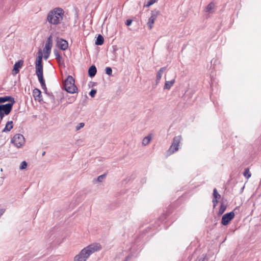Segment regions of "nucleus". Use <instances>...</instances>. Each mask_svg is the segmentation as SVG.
<instances>
[{
    "label": "nucleus",
    "mask_w": 261,
    "mask_h": 261,
    "mask_svg": "<svg viewBox=\"0 0 261 261\" xmlns=\"http://www.w3.org/2000/svg\"><path fill=\"white\" fill-rule=\"evenodd\" d=\"M33 94L36 100L37 99L39 101L42 100L41 92L39 89L35 88L33 91Z\"/></svg>",
    "instance_id": "nucleus-15"
},
{
    "label": "nucleus",
    "mask_w": 261,
    "mask_h": 261,
    "mask_svg": "<svg viewBox=\"0 0 261 261\" xmlns=\"http://www.w3.org/2000/svg\"><path fill=\"white\" fill-rule=\"evenodd\" d=\"M166 69V67H164L161 68L160 69V70L158 71V72L157 73V75H156V84H158L160 82V81L162 77V74L165 71Z\"/></svg>",
    "instance_id": "nucleus-18"
},
{
    "label": "nucleus",
    "mask_w": 261,
    "mask_h": 261,
    "mask_svg": "<svg viewBox=\"0 0 261 261\" xmlns=\"http://www.w3.org/2000/svg\"><path fill=\"white\" fill-rule=\"evenodd\" d=\"M226 209V205H224L223 203H221V204L220 206L219 210L218 215L219 216L222 215L224 213V212L225 211Z\"/></svg>",
    "instance_id": "nucleus-23"
},
{
    "label": "nucleus",
    "mask_w": 261,
    "mask_h": 261,
    "mask_svg": "<svg viewBox=\"0 0 261 261\" xmlns=\"http://www.w3.org/2000/svg\"><path fill=\"white\" fill-rule=\"evenodd\" d=\"M85 125V123L83 122L77 124V125L76 126V130H79L81 128H83Z\"/></svg>",
    "instance_id": "nucleus-30"
},
{
    "label": "nucleus",
    "mask_w": 261,
    "mask_h": 261,
    "mask_svg": "<svg viewBox=\"0 0 261 261\" xmlns=\"http://www.w3.org/2000/svg\"><path fill=\"white\" fill-rule=\"evenodd\" d=\"M101 246L99 244H92L83 249L74 258V261H86L91 254L100 250Z\"/></svg>",
    "instance_id": "nucleus-1"
},
{
    "label": "nucleus",
    "mask_w": 261,
    "mask_h": 261,
    "mask_svg": "<svg viewBox=\"0 0 261 261\" xmlns=\"http://www.w3.org/2000/svg\"><path fill=\"white\" fill-rule=\"evenodd\" d=\"M13 127V121H9L7 122L5 127L2 130V132H8L10 131Z\"/></svg>",
    "instance_id": "nucleus-17"
},
{
    "label": "nucleus",
    "mask_w": 261,
    "mask_h": 261,
    "mask_svg": "<svg viewBox=\"0 0 261 261\" xmlns=\"http://www.w3.org/2000/svg\"><path fill=\"white\" fill-rule=\"evenodd\" d=\"M23 65V61L20 60L15 63L13 66V72L14 74H17L19 72V69L21 68Z\"/></svg>",
    "instance_id": "nucleus-13"
},
{
    "label": "nucleus",
    "mask_w": 261,
    "mask_h": 261,
    "mask_svg": "<svg viewBox=\"0 0 261 261\" xmlns=\"http://www.w3.org/2000/svg\"><path fill=\"white\" fill-rule=\"evenodd\" d=\"M42 58L43 54L42 51L39 50L35 62L36 74L38 76V81L41 84L42 89L46 91H47V88L43 78Z\"/></svg>",
    "instance_id": "nucleus-2"
},
{
    "label": "nucleus",
    "mask_w": 261,
    "mask_h": 261,
    "mask_svg": "<svg viewBox=\"0 0 261 261\" xmlns=\"http://www.w3.org/2000/svg\"><path fill=\"white\" fill-rule=\"evenodd\" d=\"M235 214L233 211L224 214L222 218L221 224L223 225H227L233 219Z\"/></svg>",
    "instance_id": "nucleus-9"
},
{
    "label": "nucleus",
    "mask_w": 261,
    "mask_h": 261,
    "mask_svg": "<svg viewBox=\"0 0 261 261\" xmlns=\"http://www.w3.org/2000/svg\"><path fill=\"white\" fill-rule=\"evenodd\" d=\"M64 15L63 10L59 8H56L50 11L47 16V21L51 24L58 25L60 24Z\"/></svg>",
    "instance_id": "nucleus-3"
},
{
    "label": "nucleus",
    "mask_w": 261,
    "mask_h": 261,
    "mask_svg": "<svg viewBox=\"0 0 261 261\" xmlns=\"http://www.w3.org/2000/svg\"><path fill=\"white\" fill-rule=\"evenodd\" d=\"M213 198L214 199H220L221 195L218 193L217 190L215 188L213 190Z\"/></svg>",
    "instance_id": "nucleus-25"
},
{
    "label": "nucleus",
    "mask_w": 261,
    "mask_h": 261,
    "mask_svg": "<svg viewBox=\"0 0 261 261\" xmlns=\"http://www.w3.org/2000/svg\"><path fill=\"white\" fill-rule=\"evenodd\" d=\"M215 4L213 2L210 3L206 7V12L212 13L213 12V9H215Z\"/></svg>",
    "instance_id": "nucleus-21"
},
{
    "label": "nucleus",
    "mask_w": 261,
    "mask_h": 261,
    "mask_svg": "<svg viewBox=\"0 0 261 261\" xmlns=\"http://www.w3.org/2000/svg\"><path fill=\"white\" fill-rule=\"evenodd\" d=\"M206 255L203 254L200 256L197 257V258L194 261H205Z\"/></svg>",
    "instance_id": "nucleus-27"
},
{
    "label": "nucleus",
    "mask_w": 261,
    "mask_h": 261,
    "mask_svg": "<svg viewBox=\"0 0 261 261\" xmlns=\"http://www.w3.org/2000/svg\"><path fill=\"white\" fill-rule=\"evenodd\" d=\"M243 175L247 179L251 177V174L250 172L249 169L248 168H247L245 169L243 172Z\"/></svg>",
    "instance_id": "nucleus-24"
},
{
    "label": "nucleus",
    "mask_w": 261,
    "mask_h": 261,
    "mask_svg": "<svg viewBox=\"0 0 261 261\" xmlns=\"http://www.w3.org/2000/svg\"><path fill=\"white\" fill-rule=\"evenodd\" d=\"M45 151H44V152L42 153V156H44V155H45Z\"/></svg>",
    "instance_id": "nucleus-40"
},
{
    "label": "nucleus",
    "mask_w": 261,
    "mask_h": 261,
    "mask_svg": "<svg viewBox=\"0 0 261 261\" xmlns=\"http://www.w3.org/2000/svg\"><path fill=\"white\" fill-rule=\"evenodd\" d=\"M13 106L12 103L0 105V113H3L6 114V115L9 114L12 111Z\"/></svg>",
    "instance_id": "nucleus-10"
},
{
    "label": "nucleus",
    "mask_w": 261,
    "mask_h": 261,
    "mask_svg": "<svg viewBox=\"0 0 261 261\" xmlns=\"http://www.w3.org/2000/svg\"><path fill=\"white\" fill-rule=\"evenodd\" d=\"M54 54L55 56L56 59L59 65L64 67H65L64 60L60 55L58 50L57 49H54Z\"/></svg>",
    "instance_id": "nucleus-11"
},
{
    "label": "nucleus",
    "mask_w": 261,
    "mask_h": 261,
    "mask_svg": "<svg viewBox=\"0 0 261 261\" xmlns=\"http://www.w3.org/2000/svg\"><path fill=\"white\" fill-rule=\"evenodd\" d=\"M151 139V135H149L145 137V138H144V139L142 140V144L144 146H146V145H148L150 143Z\"/></svg>",
    "instance_id": "nucleus-22"
},
{
    "label": "nucleus",
    "mask_w": 261,
    "mask_h": 261,
    "mask_svg": "<svg viewBox=\"0 0 261 261\" xmlns=\"http://www.w3.org/2000/svg\"><path fill=\"white\" fill-rule=\"evenodd\" d=\"M5 209L2 208L0 209V217L5 213Z\"/></svg>",
    "instance_id": "nucleus-36"
},
{
    "label": "nucleus",
    "mask_w": 261,
    "mask_h": 261,
    "mask_svg": "<svg viewBox=\"0 0 261 261\" xmlns=\"http://www.w3.org/2000/svg\"><path fill=\"white\" fill-rule=\"evenodd\" d=\"M106 73L109 75H111L112 74V69L110 67H107L106 68Z\"/></svg>",
    "instance_id": "nucleus-29"
},
{
    "label": "nucleus",
    "mask_w": 261,
    "mask_h": 261,
    "mask_svg": "<svg viewBox=\"0 0 261 261\" xmlns=\"http://www.w3.org/2000/svg\"><path fill=\"white\" fill-rule=\"evenodd\" d=\"M11 142L17 148H20L24 144L25 139L22 135L17 134L11 139Z\"/></svg>",
    "instance_id": "nucleus-6"
},
{
    "label": "nucleus",
    "mask_w": 261,
    "mask_h": 261,
    "mask_svg": "<svg viewBox=\"0 0 261 261\" xmlns=\"http://www.w3.org/2000/svg\"><path fill=\"white\" fill-rule=\"evenodd\" d=\"M129 258H130L129 256H126V258H125V259L124 260V261H127L129 259Z\"/></svg>",
    "instance_id": "nucleus-39"
},
{
    "label": "nucleus",
    "mask_w": 261,
    "mask_h": 261,
    "mask_svg": "<svg viewBox=\"0 0 261 261\" xmlns=\"http://www.w3.org/2000/svg\"><path fill=\"white\" fill-rule=\"evenodd\" d=\"M27 165H28L27 163L25 161H23L21 162V163L19 166V169L20 170L25 169H26Z\"/></svg>",
    "instance_id": "nucleus-26"
},
{
    "label": "nucleus",
    "mask_w": 261,
    "mask_h": 261,
    "mask_svg": "<svg viewBox=\"0 0 261 261\" xmlns=\"http://www.w3.org/2000/svg\"><path fill=\"white\" fill-rule=\"evenodd\" d=\"M132 23V19H127L126 20V21H125V24L127 25V26H129Z\"/></svg>",
    "instance_id": "nucleus-34"
},
{
    "label": "nucleus",
    "mask_w": 261,
    "mask_h": 261,
    "mask_svg": "<svg viewBox=\"0 0 261 261\" xmlns=\"http://www.w3.org/2000/svg\"><path fill=\"white\" fill-rule=\"evenodd\" d=\"M5 115H6V114L0 113V122H1V120L3 119Z\"/></svg>",
    "instance_id": "nucleus-35"
},
{
    "label": "nucleus",
    "mask_w": 261,
    "mask_h": 261,
    "mask_svg": "<svg viewBox=\"0 0 261 261\" xmlns=\"http://www.w3.org/2000/svg\"><path fill=\"white\" fill-rule=\"evenodd\" d=\"M181 140V136L180 135L175 136L173 138L172 144L167 150L168 155H171L178 150V147Z\"/></svg>",
    "instance_id": "nucleus-5"
},
{
    "label": "nucleus",
    "mask_w": 261,
    "mask_h": 261,
    "mask_svg": "<svg viewBox=\"0 0 261 261\" xmlns=\"http://www.w3.org/2000/svg\"><path fill=\"white\" fill-rule=\"evenodd\" d=\"M57 44L59 47V48L62 50H65L67 49L68 47V42L63 39L60 38L57 42Z\"/></svg>",
    "instance_id": "nucleus-12"
},
{
    "label": "nucleus",
    "mask_w": 261,
    "mask_h": 261,
    "mask_svg": "<svg viewBox=\"0 0 261 261\" xmlns=\"http://www.w3.org/2000/svg\"><path fill=\"white\" fill-rule=\"evenodd\" d=\"M7 101L10 102L9 103H12V105H13L15 102L14 98L11 96H6L4 97H0V105H2V103Z\"/></svg>",
    "instance_id": "nucleus-14"
},
{
    "label": "nucleus",
    "mask_w": 261,
    "mask_h": 261,
    "mask_svg": "<svg viewBox=\"0 0 261 261\" xmlns=\"http://www.w3.org/2000/svg\"><path fill=\"white\" fill-rule=\"evenodd\" d=\"M156 1H148L147 3L145 5H144L145 7H149L150 6L153 5L154 3H155Z\"/></svg>",
    "instance_id": "nucleus-32"
},
{
    "label": "nucleus",
    "mask_w": 261,
    "mask_h": 261,
    "mask_svg": "<svg viewBox=\"0 0 261 261\" xmlns=\"http://www.w3.org/2000/svg\"><path fill=\"white\" fill-rule=\"evenodd\" d=\"M174 83V79L171 80L170 81H166L164 87V89L169 90L171 88V87L173 86Z\"/></svg>",
    "instance_id": "nucleus-20"
},
{
    "label": "nucleus",
    "mask_w": 261,
    "mask_h": 261,
    "mask_svg": "<svg viewBox=\"0 0 261 261\" xmlns=\"http://www.w3.org/2000/svg\"><path fill=\"white\" fill-rule=\"evenodd\" d=\"M64 90L69 93H75L77 92V88L74 84V79L71 75H68L63 84Z\"/></svg>",
    "instance_id": "nucleus-4"
},
{
    "label": "nucleus",
    "mask_w": 261,
    "mask_h": 261,
    "mask_svg": "<svg viewBox=\"0 0 261 261\" xmlns=\"http://www.w3.org/2000/svg\"><path fill=\"white\" fill-rule=\"evenodd\" d=\"M106 175L107 174L106 173H105L103 174H102L100 176H99L97 178V180L98 181V182H101L102 181V180H103V179L106 177Z\"/></svg>",
    "instance_id": "nucleus-28"
},
{
    "label": "nucleus",
    "mask_w": 261,
    "mask_h": 261,
    "mask_svg": "<svg viewBox=\"0 0 261 261\" xmlns=\"http://www.w3.org/2000/svg\"><path fill=\"white\" fill-rule=\"evenodd\" d=\"M103 42H104L103 37L101 34H99L96 38V40L95 41V44L97 45H101L102 44H103Z\"/></svg>",
    "instance_id": "nucleus-19"
},
{
    "label": "nucleus",
    "mask_w": 261,
    "mask_h": 261,
    "mask_svg": "<svg viewBox=\"0 0 261 261\" xmlns=\"http://www.w3.org/2000/svg\"><path fill=\"white\" fill-rule=\"evenodd\" d=\"M160 14V11L158 10L154 9L151 12V16L148 18L147 24L149 30H151L153 28V24L154 21L156 19L158 16Z\"/></svg>",
    "instance_id": "nucleus-8"
},
{
    "label": "nucleus",
    "mask_w": 261,
    "mask_h": 261,
    "mask_svg": "<svg viewBox=\"0 0 261 261\" xmlns=\"http://www.w3.org/2000/svg\"><path fill=\"white\" fill-rule=\"evenodd\" d=\"M52 36L50 35L47 39L44 48H43V51L44 53V58L46 60L49 57V54L51 51V49L52 47Z\"/></svg>",
    "instance_id": "nucleus-7"
},
{
    "label": "nucleus",
    "mask_w": 261,
    "mask_h": 261,
    "mask_svg": "<svg viewBox=\"0 0 261 261\" xmlns=\"http://www.w3.org/2000/svg\"><path fill=\"white\" fill-rule=\"evenodd\" d=\"M96 90L94 89H92L90 93H89V95L92 97H94L96 93Z\"/></svg>",
    "instance_id": "nucleus-31"
},
{
    "label": "nucleus",
    "mask_w": 261,
    "mask_h": 261,
    "mask_svg": "<svg viewBox=\"0 0 261 261\" xmlns=\"http://www.w3.org/2000/svg\"><path fill=\"white\" fill-rule=\"evenodd\" d=\"M218 199H213L212 200V202L213 203V207H215L216 205L217 204V203H218Z\"/></svg>",
    "instance_id": "nucleus-33"
},
{
    "label": "nucleus",
    "mask_w": 261,
    "mask_h": 261,
    "mask_svg": "<svg viewBox=\"0 0 261 261\" xmlns=\"http://www.w3.org/2000/svg\"><path fill=\"white\" fill-rule=\"evenodd\" d=\"M69 99V103H72L73 101H74V100H75V98L74 97H72L71 98H70Z\"/></svg>",
    "instance_id": "nucleus-37"
},
{
    "label": "nucleus",
    "mask_w": 261,
    "mask_h": 261,
    "mask_svg": "<svg viewBox=\"0 0 261 261\" xmlns=\"http://www.w3.org/2000/svg\"><path fill=\"white\" fill-rule=\"evenodd\" d=\"M97 72V69L95 65H92L90 67L88 70L89 76L92 77L95 75Z\"/></svg>",
    "instance_id": "nucleus-16"
},
{
    "label": "nucleus",
    "mask_w": 261,
    "mask_h": 261,
    "mask_svg": "<svg viewBox=\"0 0 261 261\" xmlns=\"http://www.w3.org/2000/svg\"><path fill=\"white\" fill-rule=\"evenodd\" d=\"M49 96H50V99H51L54 102H55V98L54 96L53 95L51 94V95H49Z\"/></svg>",
    "instance_id": "nucleus-38"
}]
</instances>
